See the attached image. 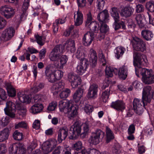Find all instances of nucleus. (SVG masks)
Returning a JSON list of instances; mask_svg holds the SVG:
<instances>
[{
	"instance_id": "1",
	"label": "nucleus",
	"mask_w": 154,
	"mask_h": 154,
	"mask_svg": "<svg viewBox=\"0 0 154 154\" xmlns=\"http://www.w3.org/2000/svg\"><path fill=\"white\" fill-rule=\"evenodd\" d=\"M148 63L146 56L136 52L133 54V64L135 68L136 74L139 76L140 73L142 76V82L146 84L154 83V74L151 69L141 68V66H146Z\"/></svg>"
},
{
	"instance_id": "2",
	"label": "nucleus",
	"mask_w": 154,
	"mask_h": 154,
	"mask_svg": "<svg viewBox=\"0 0 154 154\" xmlns=\"http://www.w3.org/2000/svg\"><path fill=\"white\" fill-rule=\"evenodd\" d=\"M154 98V92L149 86H146L143 89L142 95V100L138 98H134L133 101V109L136 113L139 115L142 114L143 112V107H145L146 102L149 103L151 99Z\"/></svg>"
},
{
	"instance_id": "3",
	"label": "nucleus",
	"mask_w": 154,
	"mask_h": 154,
	"mask_svg": "<svg viewBox=\"0 0 154 154\" xmlns=\"http://www.w3.org/2000/svg\"><path fill=\"white\" fill-rule=\"evenodd\" d=\"M64 51V47L62 45H57L54 48L50 54V59L54 61L55 68L63 69L68 59L65 55H61Z\"/></svg>"
},
{
	"instance_id": "4",
	"label": "nucleus",
	"mask_w": 154,
	"mask_h": 154,
	"mask_svg": "<svg viewBox=\"0 0 154 154\" xmlns=\"http://www.w3.org/2000/svg\"><path fill=\"white\" fill-rule=\"evenodd\" d=\"M15 104L10 101H8L6 103V107L4 109L5 114L11 118L15 117L16 109L18 110V114L22 116H25L26 114V109L20 102L16 101Z\"/></svg>"
},
{
	"instance_id": "5",
	"label": "nucleus",
	"mask_w": 154,
	"mask_h": 154,
	"mask_svg": "<svg viewBox=\"0 0 154 154\" xmlns=\"http://www.w3.org/2000/svg\"><path fill=\"white\" fill-rule=\"evenodd\" d=\"M89 124L88 122H86L85 123L83 124L84 132L82 134H81V127L78 122H75L70 127V133L71 136L69 137L70 138L75 139L77 136L79 135H80L81 137L82 138L85 137L89 131Z\"/></svg>"
},
{
	"instance_id": "6",
	"label": "nucleus",
	"mask_w": 154,
	"mask_h": 154,
	"mask_svg": "<svg viewBox=\"0 0 154 154\" xmlns=\"http://www.w3.org/2000/svg\"><path fill=\"white\" fill-rule=\"evenodd\" d=\"M87 19L85 24V26L90 29L93 33H97L100 26L98 23L95 21H92L91 13L89 12L87 15Z\"/></svg>"
},
{
	"instance_id": "7",
	"label": "nucleus",
	"mask_w": 154,
	"mask_h": 154,
	"mask_svg": "<svg viewBox=\"0 0 154 154\" xmlns=\"http://www.w3.org/2000/svg\"><path fill=\"white\" fill-rule=\"evenodd\" d=\"M134 50L143 52L146 49V43L140 38L135 36L131 42Z\"/></svg>"
},
{
	"instance_id": "8",
	"label": "nucleus",
	"mask_w": 154,
	"mask_h": 154,
	"mask_svg": "<svg viewBox=\"0 0 154 154\" xmlns=\"http://www.w3.org/2000/svg\"><path fill=\"white\" fill-rule=\"evenodd\" d=\"M105 133L100 129H97L92 134L88 141L89 143L92 145H96L100 142L101 138H103Z\"/></svg>"
},
{
	"instance_id": "9",
	"label": "nucleus",
	"mask_w": 154,
	"mask_h": 154,
	"mask_svg": "<svg viewBox=\"0 0 154 154\" xmlns=\"http://www.w3.org/2000/svg\"><path fill=\"white\" fill-rule=\"evenodd\" d=\"M9 151L10 154H25L26 150L22 144L17 143L10 146Z\"/></svg>"
},
{
	"instance_id": "10",
	"label": "nucleus",
	"mask_w": 154,
	"mask_h": 154,
	"mask_svg": "<svg viewBox=\"0 0 154 154\" xmlns=\"http://www.w3.org/2000/svg\"><path fill=\"white\" fill-rule=\"evenodd\" d=\"M1 14L7 19L13 17L15 14L14 9L8 5H4L0 8Z\"/></svg>"
},
{
	"instance_id": "11",
	"label": "nucleus",
	"mask_w": 154,
	"mask_h": 154,
	"mask_svg": "<svg viewBox=\"0 0 154 154\" xmlns=\"http://www.w3.org/2000/svg\"><path fill=\"white\" fill-rule=\"evenodd\" d=\"M15 30L12 27H9L3 30L1 37V40L6 42L10 40L14 35Z\"/></svg>"
},
{
	"instance_id": "12",
	"label": "nucleus",
	"mask_w": 154,
	"mask_h": 154,
	"mask_svg": "<svg viewBox=\"0 0 154 154\" xmlns=\"http://www.w3.org/2000/svg\"><path fill=\"white\" fill-rule=\"evenodd\" d=\"M49 81L51 82H55L56 79H60L63 75V72L60 70H55V68L52 69L50 67L49 68Z\"/></svg>"
},
{
	"instance_id": "13",
	"label": "nucleus",
	"mask_w": 154,
	"mask_h": 154,
	"mask_svg": "<svg viewBox=\"0 0 154 154\" xmlns=\"http://www.w3.org/2000/svg\"><path fill=\"white\" fill-rule=\"evenodd\" d=\"M97 34L95 33H93L91 32H88L86 33L82 39V43L84 45L88 46L90 45L92 41L94 40L98 41L97 38Z\"/></svg>"
},
{
	"instance_id": "14",
	"label": "nucleus",
	"mask_w": 154,
	"mask_h": 154,
	"mask_svg": "<svg viewBox=\"0 0 154 154\" xmlns=\"http://www.w3.org/2000/svg\"><path fill=\"white\" fill-rule=\"evenodd\" d=\"M69 81L71 83L72 88H75L80 85L81 80L80 77L73 73H70L68 76Z\"/></svg>"
},
{
	"instance_id": "15",
	"label": "nucleus",
	"mask_w": 154,
	"mask_h": 154,
	"mask_svg": "<svg viewBox=\"0 0 154 154\" xmlns=\"http://www.w3.org/2000/svg\"><path fill=\"white\" fill-rule=\"evenodd\" d=\"M89 62L87 60H84L82 62H80L76 67L77 73L79 75H82L86 71Z\"/></svg>"
},
{
	"instance_id": "16",
	"label": "nucleus",
	"mask_w": 154,
	"mask_h": 154,
	"mask_svg": "<svg viewBox=\"0 0 154 154\" xmlns=\"http://www.w3.org/2000/svg\"><path fill=\"white\" fill-rule=\"evenodd\" d=\"M78 107L74 105L72 102L69 105V106L66 110V112L68 113V117L70 119H72L75 117L78 114Z\"/></svg>"
},
{
	"instance_id": "17",
	"label": "nucleus",
	"mask_w": 154,
	"mask_h": 154,
	"mask_svg": "<svg viewBox=\"0 0 154 154\" xmlns=\"http://www.w3.org/2000/svg\"><path fill=\"white\" fill-rule=\"evenodd\" d=\"M74 24L78 26L82 25L83 22V15L79 9L74 13Z\"/></svg>"
},
{
	"instance_id": "18",
	"label": "nucleus",
	"mask_w": 154,
	"mask_h": 154,
	"mask_svg": "<svg viewBox=\"0 0 154 154\" xmlns=\"http://www.w3.org/2000/svg\"><path fill=\"white\" fill-rule=\"evenodd\" d=\"M109 27L105 23H101L100 28V32L97 33V38L99 41H101L104 38L105 36V34L108 31Z\"/></svg>"
},
{
	"instance_id": "19",
	"label": "nucleus",
	"mask_w": 154,
	"mask_h": 154,
	"mask_svg": "<svg viewBox=\"0 0 154 154\" xmlns=\"http://www.w3.org/2000/svg\"><path fill=\"white\" fill-rule=\"evenodd\" d=\"M68 129L66 127H64L60 128L58 132V140L61 143L66 137L68 134Z\"/></svg>"
},
{
	"instance_id": "20",
	"label": "nucleus",
	"mask_w": 154,
	"mask_h": 154,
	"mask_svg": "<svg viewBox=\"0 0 154 154\" xmlns=\"http://www.w3.org/2000/svg\"><path fill=\"white\" fill-rule=\"evenodd\" d=\"M97 86L95 85H91L88 90L87 95L88 99H94L97 97Z\"/></svg>"
},
{
	"instance_id": "21",
	"label": "nucleus",
	"mask_w": 154,
	"mask_h": 154,
	"mask_svg": "<svg viewBox=\"0 0 154 154\" xmlns=\"http://www.w3.org/2000/svg\"><path fill=\"white\" fill-rule=\"evenodd\" d=\"M109 16L108 11L104 10L97 15L98 20L100 23L107 22L109 20Z\"/></svg>"
},
{
	"instance_id": "22",
	"label": "nucleus",
	"mask_w": 154,
	"mask_h": 154,
	"mask_svg": "<svg viewBox=\"0 0 154 154\" xmlns=\"http://www.w3.org/2000/svg\"><path fill=\"white\" fill-rule=\"evenodd\" d=\"M72 101L66 100H63L59 102V107L60 112H66L69 105L71 104Z\"/></svg>"
},
{
	"instance_id": "23",
	"label": "nucleus",
	"mask_w": 154,
	"mask_h": 154,
	"mask_svg": "<svg viewBox=\"0 0 154 154\" xmlns=\"http://www.w3.org/2000/svg\"><path fill=\"white\" fill-rule=\"evenodd\" d=\"M68 51H70L71 53H73L75 50V41L73 40L69 39L66 42L64 47Z\"/></svg>"
},
{
	"instance_id": "24",
	"label": "nucleus",
	"mask_w": 154,
	"mask_h": 154,
	"mask_svg": "<svg viewBox=\"0 0 154 154\" xmlns=\"http://www.w3.org/2000/svg\"><path fill=\"white\" fill-rule=\"evenodd\" d=\"M134 11V9L130 7H125L122 8L120 12V14L122 16L128 17L130 16Z\"/></svg>"
},
{
	"instance_id": "25",
	"label": "nucleus",
	"mask_w": 154,
	"mask_h": 154,
	"mask_svg": "<svg viewBox=\"0 0 154 154\" xmlns=\"http://www.w3.org/2000/svg\"><path fill=\"white\" fill-rule=\"evenodd\" d=\"M8 128H5L0 131V142H3L8 138L10 134Z\"/></svg>"
},
{
	"instance_id": "26",
	"label": "nucleus",
	"mask_w": 154,
	"mask_h": 154,
	"mask_svg": "<svg viewBox=\"0 0 154 154\" xmlns=\"http://www.w3.org/2000/svg\"><path fill=\"white\" fill-rule=\"evenodd\" d=\"M90 64L92 67L96 66L97 64V57L96 51L93 49L90 50Z\"/></svg>"
},
{
	"instance_id": "27",
	"label": "nucleus",
	"mask_w": 154,
	"mask_h": 154,
	"mask_svg": "<svg viewBox=\"0 0 154 154\" xmlns=\"http://www.w3.org/2000/svg\"><path fill=\"white\" fill-rule=\"evenodd\" d=\"M18 100L20 102L28 103L31 101V98L28 96L21 92H19L17 94Z\"/></svg>"
},
{
	"instance_id": "28",
	"label": "nucleus",
	"mask_w": 154,
	"mask_h": 154,
	"mask_svg": "<svg viewBox=\"0 0 154 154\" xmlns=\"http://www.w3.org/2000/svg\"><path fill=\"white\" fill-rule=\"evenodd\" d=\"M43 106L42 103H35L29 109V111L33 114H37L40 112L42 110Z\"/></svg>"
},
{
	"instance_id": "29",
	"label": "nucleus",
	"mask_w": 154,
	"mask_h": 154,
	"mask_svg": "<svg viewBox=\"0 0 154 154\" xmlns=\"http://www.w3.org/2000/svg\"><path fill=\"white\" fill-rule=\"evenodd\" d=\"M111 106L112 107L118 111H122L125 108V103L121 100L112 102Z\"/></svg>"
},
{
	"instance_id": "30",
	"label": "nucleus",
	"mask_w": 154,
	"mask_h": 154,
	"mask_svg": "<svg viewBox=\"0 0 154 154\" xmlns=\"http://www.w3.org/2000/svg\"><path fill=\"white\" fill-rule=\"evenodd\" d=\"M82 154H109L106 152L101 153L98 150L95 148L84 149L82 150Z\"/></svg>"
},
{
	"instance_id": "31",
	"label": "nucleus",
	"mask_w": 154,
	"mask_h": 154,
	"mask_svg": "<svg viewBox=\"0 0 154 154\" xmlns=\"http://www.w3.org/2000/svg\"><path fill=\"white\" fill-rule=\"evenodd\" d=\"M141 35L147 41L151 40L154 35L152 32L149 30H142Z\"/></svg>"
},
{
	"instance_id": "32",
	"label": "nucleus",
	"mask_w": 154,
	"mask_h": 154,
	"mask_svg": "<svg viewBox=\"0 0 154 154\" xmlns=\"http://www.w3.org/2000/svg\"><path fill=\"white\" fill-rule=\"evenodd\" d=\"M83 90L81 88H79L74 93L73 96V100L76 103L79 102L81 98L82 97Z\"/></svg>"
},
{
	"instance_id": "33",
	"label": "nucleus",
	"mask_w": 154,
	"mask_h": 154,
	"mask_svg": "<svg viewBox=\"0 0 154 154\" xmlns=\"http://www.w3.org/2000/svg\"><path fill=\"white\" fill-rule=\"evenodd\" d=\"M75 55L76 58L80 60V62H82L84 60H87L85 58V51L81 48H78Z\"/></svg>"
},
{
	"instance_id": "34",
	"label": "nucleus",
	"mask_w": 154,
	"mask_h": 154,
	"mask_svg": "<svg viewBox=\"0 0 154 154\" xmlns=\"http://www.w3.org/2000/svg\"><path fill=\"white\" fill-rule=\"evenodd\" d=\"M127 69L125 66L119 68L118 70V74L119 77L121 79L124 80L127 76Z\"/></svg>"
},
{
	"instance_id": "35",
	"label": "nucleus",
	"mask_w": 154,
	"mask_h": 154,
	"mask_svg": "<svg viewBox=\"0 0 154 154\" xmlns=\"http://www.w3.org/2000/svg\"><path fill=\"white\" fill-rule=\"evenodd\" d=\"M125 50V48L122 46H118L116 47L114 50L116 57L118 59H119L123 55Z\"/></svg>"
},
{
	"instance_id": "36",
	"label": "nucleus",
	"mask_w": 154,
	"mask_h": 154,
	"mask_svg": "<svg viewBox=\"0 0 154 154\" xmlns=\"http://www.w3.org/2000/svg\"><path fill=\"white\" fill-rule=\"evenodd\" d=\"M111 15L114 20H119L120 17L119 13V10L116 8H112L110 11Z\"/></svg>"
},
{
	"instance_id": "37",
	"label": "nucleus",
	"mask_w": 154,
	"mask_h": 154,
	"mask_svg": "<svg viewBox=\"0 0 154 154\" xmlns=\"http://www.w3.org/2000/svg\"><path fill=\"white\" fill-rule=\"evenodd\" d=\"M105 73L106 75L108 77H111L113 76V73L117 74L118 70L117 69H113L110 66L106 67L105 69Z\"/></svg>"
},
{
	"instance_id": "38",
	"label": "nucleus",
	"mask_w": 154,
	"mask_h": 154,
	"mask_svg": "<svg viewBox=\"0 0 154 154\" xmlns=\"http://www.w3.org/2000/svg\"><path fill=\"white\" fill-rule=\"evenodd\" d=\"M6 89L8 95L11 97H14L16 95V91L15 89L10 84H8Z\"/></svg>"
},
{
	"instance_id": "39",
	"label": "nucleus",
	"mask_w": 154,
	"mask_h": 154,
	"mask_svg": "<svg viewBox=\"0 0 154 154\" xmlns=\"http://www.w3.org/2000/svg\"><path fill=\"white\" fill-rule=\"evenodd\" d=\"M64 83L61 82H57L54 84L51 88L52 91H55V92H58L64 88Z\"/></svg>"
},
{
	"instance_id": "40",
	"label": "nucleus",
	"mask_w": 154,
	"mask_h": 154,
	"mask_svg": "<svg viewBox=\"0 0 154 154\" xmlns=\"http://www.w3.org/2000/svg\"><path fill=\"white\" fill-rule=\"evenodd\" d=\"M135 19L139 27H142L144 26V24L143 21V18L141 14H139L136 15Z\"/></svg>"
},
{
	"instance_id": "41",
	"label": "nucleus",
	"mask_w": 154,
	"mask_h": 154,
	"mask_svg": "<svg viewBox=\"0 0 154 154\" xmlns=\"http://www.w3.org/2000/svg\"><path fill=\"white\" fill-rule=\"evenodd\" d=\"M106 142L109 143L111 140L114 138V134L110 129L106 128Z\"/></svg>"
},
{
	"instance_id": "42",
	"label": "nucleus",
	"mask_w": 154,
	"mask_h": 154,
	"mask_svg": "<svg viewBox=\"0 0 154 154\" xmlns=\"http://www.w3.org/2000/svg\"><path fill=\"white\" fill-rule=\"evenodd\" d=\"M115 22L113 25V26L115 30H117L119 29L122 26V28L123 29H125V25L124 23L122 22H120L119 23H118V22L119 20L116 21L114 20Z\"/></svg>"
},
{
	"instance_id": "43",
	"label": "nucleus",
	"mask_w": 154,
	"mask_h": 154,
	"mask_svg": "<svg viewBox=\"0 0 154 154\" xmlns=\"http://www.w3.org/2000/svg\"><path fill=\"white\" fill-rule=\"evenodd\" d=\"M146 7L149 11L152 12L154 11V1H151L146 3Z\"/></svg>"
},
{
	"instance_id": "44",
	"label": "nucleus",
	"mask_w": 154,
	"mask_h": 154,
	"mask_svg": "<svg viewBox=\"0 0 154 154\" xmlns=\"http://www.w3.org/2000/svg\"><path fill=\"white\" fill-rule=\"evenodd\" d=\"M106 0H97L96 2V6L97 9L100 11L102 10L105 3Z\"/></svg>"
},
{
	"instance_id": "45",
	"label": "nucleus",
	"mask_w": 154,
	"mask_h": 154,
	"mask_svg": "<svg viewBox=\"0 0 154 154\" xmlns=\"http://www.w3.org/2000/svg\"><path fill=\"white\" fill-rule=\"evenodd\" d=\"M42 97L40 95H35L32 99V102L35 103H42Z\"/></svg>"
},
{
	"instance_id": "46",
	"label": "nucleus",
	"mask_w": 154,
	"mask_h": 154,
	"mask_svg": "<svg viewBox=\"0 0 154 154\" xmlns=\"http://www.w3.org/2000/svg\"><path fill=\"white\" fill-rule=\"evenodd\" d=\"M14 139L16 140H21L23 138V135L22 133L18 131H15L13 135Z\"/></svg>"
},
{
	"instance_id": "47",
	"label": "nucleus",
	"mask_w": 154,
	"mask_h": 154,
	"mask_svg": "<svg viewBox=\"0 0 154 154\" xmlns=\"http://www.w3.org/2000/svg\"><path fill=\"white\" fill-rule=\"evenodd\" d=\"M109 89H107L103 92L102 98L103 102H106L108 100L109 95Z\"/></svg>"
},
{
	"instance_id": "48",
	"label": "nucleus",
	"mask_w": 154,
	"mask_h": 154,
	"mask_svg": "<svg viewBox=\"0 0 154 154\" xmlns=\"http://www.w3.org/2000/svg\"><path fill=\"white\" fill-rule=\"evenodd\" d=\"M70 93V89L66 88L63 90L60 94V96L61 98L67 97Z\"/></svg>"
},
{
	"instance_id": "49",
	"label": "nucleus",
	"mask_w": 154,
	"mask_h": 154,
	"mask_svg": "<svg viewBox=\"0 0 154 154\" xmlns=\"http://www.w3.org/2000/svg\"><path fill=\"white\" fill-rule=\"evenodd\" d=\"M57 141L54 139H50L49 140V149H51V151L56 146L57 144Z\"/></svg>"
},
{
	"instance_id": "50",
	"label": "nucleus",
	"mask_w": 154,
	"mask_h": 154,
	"mask_svg": "<svg viewBox=\"0 0 154 154\" xmlns=\"http://www.w3.org/2000/svg\"><path fill=\"white\" fill-rule=\"evenodd\" d=\"M35 37L38 44L42 46L44 44V40L42 38L41 36L39 35L38 34H35L34 35Z\"/></svg>"
},
{
	"instance_id": "51",
	"label": "nucleus",
	"mask_w": 154,
	"mask_h": 154,
	"mask_svg": "<svg viewBox=\"0 0 154 154\" xmlns=\"http://www.w3.org/2000/svg\"><path fill=\"white\" fill-rule=\"evenodd\" d=\"M85 112L87 114L91 113L93 110L92 106L88 104H86L83 108Z\"/></svg>"
},
{
	"instance_id": "52",
	"label": "nucleus",
	"mask_w": 154,
	"mask_h": 154,
	"mask_svg": "<svg viewBox=\"0 0 154 154\" xmlns=\"http://www.w3.org/2000/svg\"><path fill=\"white\" fill-rule=\"evenodd\" d=\"M10 122V119L8 117H3L0 121V124L3 126H5L7 125Z\"/></svg>"
},
{
	"instance_id": "53",
	"label": "nucleus",
	"mask_w": 154,
	"mask_h": 154,
	"mask_svg": "<svg viewBox=\"0 0 154 154\" xmlns=\"http://www.w3.org/2000/svg\"><path fill=\"white\" fill-rule=\"evenodd\" d=\"M44 86V84L41 83L39 84L38 86H36L35 85L33 87L31 88V90L34 92H36L43 88Z\"/></svg>"
},
{
	"instance_id": "54",
	"label": "nucleus",
	"mask_w": 154,
	"mask_h": 154,
	"mask_svg": "<svg viewBox=\"0 0 154 154\" xmlns=\"http://www.w3.org/2000/svg\"><path fill=\"white\" fill-rule=\"evenodd\" d=\"M42 149L43 152L45 154L48 153V142L47 141L44 142L42 146Z\"/></svg>"
},
{
	"instance_id": "55",
	"label": "nucleus",
	"mask_w": 154,
	"mask_h": 154,
	"mask_svg": "<svg viewBox=\"0 0 154 154\" xmlns=\"http://www.w3.org/2000/svg\"><path fill=\"white\" fill-rule=\"evenodd\" d=\"M79 8H82L85 7L86 4V0H76Z\"/></svg>"
},
{
	"instance_id": "56",
	"label": "nucleus",
	"mask_w": 154,
	"mask_h": 154,
	"mask_svg": "<svg viewBox=\"0 0 154 154\" xmlns=\"http://www.w3.org/2000/svg\"><path fill=\"white\" fill-rule=\"evenodd\" d=\"M15 128L16 129L19 128H26L27 127V124L24 122H21L16 124L15 126Z\"/></svg>"
},
{
	"instance_id": "57",
	"label": "nucleus",
	"mask_w": 154,
	"mask_h": 154,
	"mask_svg": "<svg viewBox=\"0 0 154 154\" xmlns=\"http://www.w3.org/2000/svg\"><path fill=\"white\" fill-rule=\"evenodd\" d=\"M57 105V103L55 101H52L49 105V111L54 110Z\"/></svg>"
},
{
	"instance_id": "58",
	"label": "nucleus",
	"mask_w": 154,
	"mask_h": 154,
	"mask_svg": "<svg viewBox=\"0 0 154 154\" xmlns=\"http://www.w3.org/2000/svg\"><path fill=\"white\" fill-rule=\"evenodd\" d=\"M75 149L79 151L81 149L82 147V143L81 141H79L75 143L73 146Z\"/></svg>"
},
{
	"instance_id": "59",
	"label": "nucleus",
	"mask_w": 154,
	"mask_h": 154,
	"mask_svg": "<svg viewBox=\"0 0 154 154\" xmlns=\"http://www.w3.org/2000/svg\"><path fill=\"white\" fill-rule=\"evenodd\" d=\"M7 94L5 91L0 88V98L3 100H5L7 98Z\"/></svg>"
},
{
	"instance_id": "60",
	"label": "nucleus",
	"mask_w": 154,
	"mask_h": 154,
	"mask_svg": "<svg viewBox=\"0 0 154 154\" xmlns=\"http://www.w3.org/2000/svg\"><path fill=\"white\" fill-rule=\"evenodd\" d=\"M145 135L147 136L151 135L152 133V128L147 126L144 129Z\"/></svg>"
},
{
	"instance_id": "61",
	"label": "nucleus",
	"mask_w": 154,
	"mask_h": 154,
	"mask_svg": "<svg viewBox=\"0 0 154 154\" xmlns=\"http://www.w3.org/2000/svg\"><path fill=\"white\" fill-rule=\"evenodd\" d=\"M7 23L6 20L2 17H0V29H3Z\"/></svg>"
},
{
	"instance_id": "62",
	"label": "nucleus",
	"mask_w": 154,
	"mask_h": 154,
	"mask_svg": "<svg viewBox=\"0 0 154 154\" xmlns=\"http://www.w3.org/2000/svg\"><path fill=\"white\" fill-rule=\"evenodd\" d=\"M40 121L38 120H36L33 122L32 127L35 129H38L40 128Z\"/></svg>"
},
{
	"instance_id": "63",
	"label": "nucleus",
	"mask_w": 154,
	"mask_h": 154,
	"mask_svg": "<svg viewBox=\"0 0 154 154\" xmlns=\"http://www.w3.org/2000/svg\"><path fill=\"white\" fill-rule=\"evenodd\" d=\"M144 8L143 6L140 4H138L136 5V11L137 13H139L143 11Z\"/></svg>"
},
{
	"instance_id": "64",
	"label": "nucleus",
	"mask_w": 154,
	"mask_h": 154,
	"mask_svg": "<svg viewBox=\"0 0 154 154\" xmlns=\"http://www.w3.org/2000/svg\"><path fill=\"white\" fill-rule=\"evenodd\" d=\"M7 149L5 145L4 144H0V154H4L6 152Z\"/></svg>"
}]
</instances>
